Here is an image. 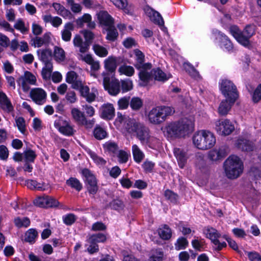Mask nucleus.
Masks as SVG:
<instances>
[{"instance_id": "1", "label": "nucleus", "mask_w": 261, "mask_h": 261, "mask_svg": "<svg viewBox=\"0 0 261 261\" xmlns=\"http://www.w3.org/2000/svg\"><path fill=\"white\" fill-rule=\"evenodd\" d=\"M195 120L194 116L190 115L178 121L170 122L163 128L164 135L171 139L184 138L194 131Z\"/></svg>"}, {"instance_id": "2", "label": "nucleus", "mask_w": 261, "mask_h": 261, "mask_svg": "<svg viewBox=\"0 0 261 261\" xmlns=\"http://www.w3.org/2000/svg\"><path fill=\"white\" fill-rule=\"evenodd\" d=\"M124 128L128 134L136 136L142 144L149 143V129L143 122L135 119L128 118L125 121Z\"/></svg>"}, {"instance_id": "3", "label": "nucleus", "mask_w": 261, "mask_h": 261, "mask_svg": "<svg viewBox=\"0 0 261 261\" xmlns=\"http://www.w3.org/2000/svg\"><path fill=\"white\" fill-rule=\"evenodd\" d=\"M193 142L197 148L206 150L214 146L216 143V138L212 132L206 130H201L194 135Z\"/></svg>"}, {"instance_id": "4", "label": "nucleus", "mask_w": 261, "mask_h": 261, "mask_svg": "<svg viewBox=\"0 0 261 261\" xmlns=\"http://www.w3.org/2000/svg\"><path fill=\"white\" fill-rule=\"evenodd\" d=\"M224 168L227 178L236 179L242 173L243 164L238 156L230 155L224 162Z\"/></svg>"}, {"instance_id": "5", "label": "nucleus", "mask_w": 261, "mask_h": 261, "mask_svg": "<svg viewBox=\"0 0 261 261\" xmlns=\"http://www.w3.org/2000/svg\"><path fill=\"white\" fill-rule=\"evenodd\" d=\"M174 113L173 108L168 106H158L151 109L147 114L149 122L153 124H160L164 122L167 117Z\"/></svg>"}, {"instance_id": "6", "label": "nucleus", "mask_w": 261, "mask_h": 261, "mask_svg": "<svg viewBox=\"0 0 261 261\" xmlns=\"http://www.w3.org/2000/svg\"><path fill=\"white\" fill-rule=\"evenodd\" d=\"M230 32L238 42L244 46L250 45V38L255 34V27L253 25H247L243 31H241L238 27L231 26L230 28Z\"/></svg>"}, {"instance_id": "7", "label": "nucleus", "mask_w": 261, "mask_h": 261, "mask_svg": "<svg viewBox=\"0 0 261 261\" xmlns=\"http://www.w3.org/2000/svg\"><path fill=\"white\" fill-rule=\"evenodd\" d=\"M220 90L222 95L226 98L237 100L239 97V92L236 86L231 81L223 79L219 83Z\"/></svg>"}, {"instance_id": "8", "label": "nucleus", "mask_w": 261, "mask_h": 261, "mask_svg": "<svg viewBox=\"0 0 261 261\" xmlns=\"http://www.w3.org/2000/svg\"><path fill=\"white\" fill-rule=\"evenodd\" d=\"M82 173L85 177L86 185L88 192L90 194L95 195L98 190L95 177L89 169L86 168L84 169Z\"/></svg>"}, {"instance_id": "9", "label": "nucleus", "mask_w": 261, "mask_h": 261, "mask_svg": "<svg viewBox=\"0 0 261 261\" xmlns=\"http://www.w3.org/2000/svg\"><path fill=\"white\" fill-rule=\"evenodd\" d=\"M215 129L220 135L227 136L234 130V126L229 120L220 119L216 122Z\"/></svg>"}, {"instance_id": "10", "label": "nucleus", "mask_w": 261, "mask_h": 261, "mask_svg": "<svg viewBox=\"0 0 261 261\" xmlns=\"http://www.w3.org/2000/svg\"><path fill=\"white\" fill-rule=\"evenodd\" d=\"M36 76L29 71H25L23 75L20 76L17 80L18 84L21 86L24 92H27L30 89L29 85H36Z\"/></svg>"}, {"instance_id": "11", "label": "nucleus", "mask_w": 261, "mask_h": 261, "mask_svg": "<svg viewBox=\"0 0 261 261\" xmlns=\"http://www.w3.org/2000/svg\"><path fill=\"white\" fill-rule=\"evenodd\" d=\"M54 126L58 128L60 133L65 136H72L75 132L73 125H71L69 121L62 119H60L58 121H56Z\"/></svg>"}, {"instance_id": "12", "label": "nucleus", "mask_w": 261, "mask_h": 261, "mask_svg": "<svg viewBox=\"0 0 261 261\" xmlns=\"http://www.w3.org/2000/svg\"><path fill=\"white\" fill-rule=\"evenodd\" d=\"M204 232L206 237L209 238L216 246V249L218 250H220L226 246L225 242L221 243L219 241L218 239L220 237L221 234L218 232L216 229L212 227H207L204 230Z\"/></svg>"}, {"instance_id": "13", "label": "nucleus", "mask_w": 261, "mask_h": 261, "mask_svg": "<svg viewBox=\"0 0 261 261\" xmlns=\"http://www.w3.org/2000/svg\"><path fill=\"white\" fill-rule=\"evenodd\" d=\"M30 97L36 104L42 105L46 102L47 93L41 88H34L31 90Z\"/></svg>"}, {"instance_id": "14", "label": "nucleus", "mask_w": 261, "mask_h": 261, "mask_svg": "<svg viewBox=\"0 0 261 261\" xmlns=\"http://www.w3.org/2000/svg\"><path fill=\"white\" fill-rule=\"evenodd\" d=\"M227 154V149L225 147H221L218 149H214L208 153V158L213 162H217L222 160Z\"/></svg>"}, {"instance_id": "15", "label": "nucleus", "mask_w": 261, "mask_h": 261, "mask_svg": "<svg viewBox=\"0 0 261 261\" xmlns=\"http://www.w3.org/2000/svg\"><path fill=\"white\" fill-rule=\"evenodd\" d=\"M34 203L39 207H51L58 206L59 202L52 197L46 196L36 199Z\"/></svg>"}, {"instance_id": "16", "label": "nucleus", "mask_w": 261, "mask_h": 261, "mask_svg": "<svg viewBox=\"0 0 261 261\" xmlns=\"http://www.w3.org/2000/svg\"><path fill=\"white\" fill-rule=\"evenodd\" d=\"M134 52L136 61L135 66L138 69H150L151 64L144 63L145 56L143 53L139 49L135 50Z\"/></svg>"}, {"instance_id": "17", "label": "nucleus", "mask_w": 261, "mask_h": 261, "mask_svg": "<svg viewBox=\"0 0 261 261\" xmlns=\"http://www.w3.org/2000/svg\"><path fill=\"white\" fill-rule=\"evenodd\" d=\"M99 24L105 28L114 24V18L105 11H100L97 14Z\"/></svg>"}, {"instance_id": "18", "label": "nucleus", "mask_w": 261, "mask_h": 261, "mask_svg": "<svg viewBox=\"0 0 261 261\" xmlns=\"http://www.w3.org/2000/svg\"><path fill=\"white\" fill-rule=\"evenodd\" d=\"M67 83L71 84V87L74 89H78L84 83L79 77V75L74 71L67 72L66 76Z\"/></svg>"}, {"instance_id": "19", "label": "nucleus", "mask_w": 261, "mask_h": 261, "mask_svg": "<svg viewBox=\"0 0 261 261\" xmlns=\"http://www.w3.org/2000/svg\"><path fill=\"white\" fill-rule=\"evenodd\" d=\"M236 100L226 98L222 100L218 108V112L220 116H226L231 109Z\"/></svg>"}, {"instance_id": "20", "label": "nucleus", "mask_w": 261, "mask_h": 261, "mask_svg": "<svg viewBox=\"0 0 261 261\" xmlns=\"http://www.w3.org/2000/svg\"><path fill=\"white\" fill-rule=\"evenodd\" d=\"M76 90L80 91L81 96L84 98L87 102L91 103L95 100L96 98L95 92H90L89 87L85 85L84 82L82 84L80 87Z\"/></svg>"}, {"instance_id": "21", "label": "nucleus", "mask_w": 261, "mask_h": 261, "mask_svg": "<svg viewBox=\"0 0 261 261\" xmlns=\"http://www.w3.org/2000/svg\"><path fill=\"white\" fill-rule=\"evenodd\" d=\"M100 116L104 119L110 120L115 116V109L112 104L103 105L100 109Z\"/></svg>"}, {"instance_id": "22", "label": "nucleus", "mask_w": 261, "mask_h": 261, "mask_svg": "<svg viewBox=\"0 0 261 261\" xmlns=\"http://www.w3.org/2000/svg\"><path fill=\"white\" fill-rule=\"evenodd\" d=\"M73 43L75 47L79 48V51L81 53L87 52L89 49V43L87 41H83L82 38L79 35H75L73 39Z\"/></svg>"}, {"instance_id": "23", "label": "nucleus", "mask_w": 261, "mask_h": 261, "mask_svg": "<svg viewBox=\"0 0 261 261\" xmlns=\"http://www.w3.org/2000/svg\"><path fill=\"white\" fill-rule=\"evenodd\" d=\"M39 59L44 63H53V53L49 48L40 49L37 51Z\"/></svg>"}, {"instance_id": "24", "label": "nucleus", "mask_w": 261, "mask_h": 261, "mask_svg": "<svg viewBox=\"0 0 261 261\" xmlns=\"http://www.w3.org/2000/svg\"><path fill=\"white\" fill-rule=\"evenodd\" d=\"M146 13L154 23L160 26L164 24V21L161 15L157 11L151 8H148L146 9Z\"/></svg>"}, {"instance_id": "25", "label": "nucleus", "mask_w": 261, "mask_h": 261, "mask_svg": "<svg viewBox=\"0 0 261 261\" xmlns=\"http://www.w3.org/2000/svg\"><path fill=\"white\" fill-rule=\"evenodd\" d=\"M0 105L2 109L5 111L10 113L13 110V107L7 95L0 91Z\"/></svg>"}, {"instance_id": "26", "label": "nucleus", "mask_w": 261, "mask_h": 261, "mask_svg": "<svg viewBox=\"0 0 261 261\" xmlns=\"http://www.w3.org/2000/svg\"><path fill=\"white\" fill-rule=\"evenodd\" d=\"M174 155L178 161V165L181 168H183L188 159V156L186 151L180 148H175L174 149Z\"/></svg>"}, {"instance_id": "27", "label": "nucleus", "mask_w": 261, "mask_h": 261, "mask_svg": "<svg viewBox=\"0 0 261 261\" xmlns=\"http://www.w3.org/2000/svg\"><path fill=\"white\" fill-rule=\"evenodd\" d=\"M74 30V25L71 22L65 24L63 29L61 31V38L65 42H69L71 38V32Z\"/></svg>"}, {"instance_id": "28", "label": "nucleus", "mask_w": 261, "mask_h": 261, "mask_svg": "<svg viewBox=\"0 0 261 261\" xmlns=\"http://www.w3.org/2000/svg\"><path fill=\"white\" fill-rule=\"evenodd\" d=\"M236 146L243 151H250L253 149L254 145L252 142L244 139H239L236 143Z\"/></svg>"}, {"instance_id": "29", "label": "nucleus", "mask_w": 261, "mask_h": 261, "mask_svg": "<svg viewBox=\"0 0 261 261\" xmlns=\"http://www.w3.org/2000/svg\"><path fill=\"white\" fill-rule=\"evenodd\" d=\"M28 188L31 190L44 191L48 188V185L44 182H38L35 180L30 179L25 181Z\"/></svg>"}, {"instance_id": "30", "label": "nucleus", "mask_w": 261, "mask_h": 261, "mask_svg": "<svg viewBox=\"0 0 261 261\" xmlns=\"http://www.w3.org/2000/svg\"><path fill=\"white\" fill-rule=\"evenodd\" d=\"M140 70L141 71L139 74L140 80L139 85L143 87L146 86L152 77L151 72H149L148 71V69H141Z\"/></svg>"}, {"instance_id": "31", "label": "nucleus", "mask_w": 261, "mask_h": 261, "mask_svg": "<svg viewBox=\"0 0 261 261\" xmlns=\"http://www.w3.org/2000/svg\"><path fill=\"white\" fill-rule=\"evenodd\" d=\"M45 23H50L55 28H58L62 23V20L58 16H52L51 15H45L43 16Z\"/></svg>"}, {"instance_id": "32", "label": "nucleus", "mask_w": 261, "mask_h": 261, "mask_svg": "<svg viewBox=\"0 0 261 261\" xmlns=\"http://www.w3.org/2000/svg\"><path fill=\"white\" fill-rule=\"evenodd\" d=\"M105 89L108 90L111 95L116 96L118 94L120 91V86L118 80L112 81L111 84Z\"/></svg>"}, {"instance_id": "33", "label": "nucleus", "mask_w": 261, "mask_h": 261, "mask_svg": "<svg viewBox=\"0 0 261 261\" xmlns=\"http://www.w3.org/2000/svg\"><path fill=\"white\" fill-rule=\"evenodd\" d=\"M107 32L106 39L110 41H115L118 36V33L115 28L114 24L105 28Z\"/></svg>"}, {"instance_id": "34", "label": "nucleus", "mask_w": 261, "mask_h": 261, "mask_svg": "<svg viewBox=\"0 0 261 261\" xmlns=\"http://www.w3.org/2000/svg\"><path fill=\"white\" fill-rule=\"evenodd\" d=\"M50 40L49 34L46 33L44 34L42 37H36L32 39L33 44L35 47H40L44 44L48 43Z\"/></svg>"}, {"instance_id": "35", "label": "nucleus", "mask_w": 261, "mask_h": 261, "mask_svg": "<svg viewBox=\"0 0 261 261\" xmlns=\"http://www.w3.org/2000/svg\"><path fill=\"white\" fill-rule=\"evenodd\" d=\"M53 7L56 11L58 14L62 16L64 18H67L70 16L71 13L69 11L59 3H54L53 4Z\"/></svg>"}, {"instance_id": "36", "label": "nucleus", "mask_w": 261, "mask_h": 261, "mask_svg": "<svg viewBox=\"0 0 261 261\" xmlns=\"http://www.w3.org/2000/svg\"><path fill=\"white\" fill-rule=\"evenodd\" d=\"M14 29L19 31L22 34H26L29 31V27L26 25L24 21L21 19H18L15 22L13 28Z\"/></svg>"}, {"instance_id": "37", "label": "nucleus", "mask_w": 261, "mask_h": 261, "mask_svg": "<svg viewBox=\"0 0 261 261\" xmlns=\"http://www.w3.org/2000/svg\"><path fill=\"white\" fill-rule=\"evenodd\" d=\"M44 64V66L42 69L41 75L43 80H48L51 77L53 70V63Z\"/></svg>"}, {"instance_id": "38", "label": "nucleus", "mask_w": 261, "mask_h": 261, "mask_svg": "<svg viewBox=\"0 0 261 261\" xmlns=\"http://www.w3.org/2000/svg\"><path fill=\"white\" fill-rule=\"evenodd\" d=\"M71 114L73 119L79 125L82 122L85 117V115L82 112L75 108L72 109Z\"/></svg>"}, {"instance_id": "39", "label": "nucleus", "mask_w": 261, "mask_h": 261, "mask_svg": "<svg viewBox=\"0 0 261 261\" xmlns=\"http://www.w3.org/2000/svg\"><path fill=\"white\" fill-rule=\"evenodd\" d=\"M54 56L57 62H63L65 59V53L63 48L56 46L54 47Z\"/></svg>"}, {"instance_id": "40", "label": "nucleus", "mask_w": 261, "mask_h": 261, "mask_svg": "<svg viewBox=\"0 0 261 261\" xmlns=\"http://www.w3.org/2000/svg\"><path fill=\"white\" fill-rule=\"evenodd\" d=\"M132 152L135 161L137 163H140L143 160L144 154L138 145L136 144L133 145Z\"/></svg>"}, {"instance_id": "41", "label": "nucleus", "mask_w": 261, "mask_h": 261, "mask_svg": "<svg viewBox=\"0 0 261 261\" xmlns=\"http://www.w3.org/2000/svg\"><path fill=\"white\" fill-rule=\"evenodd\" d=\"M105 68L110 72H113L117 67L116 59L113 57H109L105 61Z\"/></svg>"}, {"instance_id": "42", "label": "nucleus", "mask_w": 261, "mask_h": 261, "mask_svg": "<svg viewBox=\"0 0 261 261\" xmlns=\"http://www.w3.org/2000/svg\"><path fill=\"white\" fill-rule=\"evenodd\" d=\"M93 135L96 139L102 140L107 137V133L104 128L97 125L93 130Z\"/></svg>"}, {"instance_id": "43", "label": "nucleus", "mask_w": 261, "mask_h": 261, "mask_svg": "<svg viewBox=\"0 0 261 261\" xmlns=\"http://www.w3.org/2000/svg\"><path fill=\"white\" fill-rule=\"evenodd\" d=\"M37 237V231L35 229L31 228L25 232L24 240L26 242L32 244L35 243Z\"/></svg>"}, {"instance_id": "44", "label": "nucleus", "mask_w": 261, "mask_h": 261, "mask_svg": "<svg viewBox=\"0 0 261 261\" xmlns=\"http://www.w3.org/2000/svg\"><path fill=\"white\" fill-rule=\"evenodd\" d=\"M221 39V46L224 47L228 50H230L233 48V45L230 40L224 34L219 33Z\"/></svg>"}, {"instance_id": "45", "label": "nucleus", "mask_w": 261, "mask_h": 261, "mask_svg": "<svg viewBox=\"0 0 261 261\" xmlns=\"http://www.w3.org/2000/svg\"><path fill=\"white\" fill-rule=\"evenodd\" d=\"M107 240L106 236L101 233H98L90 236L88 240V242H94L95 244L98 243H103Z\"/></svg>"}, {"instance_id": "46", "label": "nucleus", "mask_w": 261, "mask_h": 261, "mask_svg": "<svg viewBox=\"0 0 261 261\" xmlns=\"http://www.w3.org/2000/svg\"><path fill=\"white\" fill-rule=\"evenodd\" d=\"M151 74L152 75V77H153L154 80L159 81H165L168 79L166 74L159 68L152 70Z\"/></svg>"}, {"instance_id": "47", "label": "nucleus", "mask_w": 261, "mask_h": 261, "mask_svg": "<svg viewBox=\"0 0 261 261\" xmlns=\"http://www.w3.org/2000/svg\"><path fill=\"white\" fill-rule=\"evenodd\" d=\"M164 252L161 250H152L148 261H163Z\"/></svg>"}, {"instance_id": "48", "label": "nucleus", "mask_w": 261, "mask_h": 261, "mask_svg": "<svg viewBox=\"0 0 261 261\" xmlns=\"http://www.w3.org/2000/svg\"><path fill=\"white\" fill-rule=\"evenodd\" d=\"M14 222L17 227H27L30 225V220L28 217L21 218L19 217H16L14 220Z\"/></svg>"}, {"instance_id": "49", "label": "nucleus", "mask_w": 261, "mask_h": 261, "mask_svg": "<svg viewBox=\"0 0 261 261\" xmlns=\"http://www.w3.org/2000/svg\"><path fill=\"white\" fill-rule=\"evenodd\" d=\"M93 49L96 55L100 57H105L108 54L107 49L99 44H94Z\"/></svg>"}, {"instance_id": "50", "label": "nucleus", "mask_w": 261, "mask_h": 261, "mask_svg": "<svg viewBox=\"0 0 261 261\" xmlns=\"http://www.w3.org/2000/svg\"><path fill=\"white\" fill-rule=\"evenodd\" d=\"M159 234L162 239L168 240L171 238L172 233L169 227L165 225L162 228L159 230Z\"/></svg>"}, {"instance_id": "51", "label": "nucleus", "mask_w": 261, "mask_h": 261, "mask_svg": "<svg viewBox=\"0 0 261 261\" xmlns=\"http://www.w3.org/2000/svg\"><path fill=\"white\" fill-rule=\"evenodd\" d=\"M66 184L76 190L80 191L82 189V185L76 178L71 177L66 181Z\"/></svg>"}, {"instance_id": "52", "label": "nucleus", "mask_w": 261, "mask_h": 261, "mask_svg": "<svg viewBox=\"0 0 261 261\" xmlns=\"http://www.w3.org/2000/svg\"><path fill=\"white\" fill-rule=\"evenodd\" d=\"M108 206L110 207L112 209L120 211L124 209L125 205L121 200L115 199L110 202Z\"/></svg>"}, {"instance_id": "53", "label": "nucleus", "mask_w": 261, "mask_h": 261, "mask_svg": "<svg viewBox=\"0 0 261 261\" xmlns=\"http://www.w3.org/2000/svg\"><path fill=\"white\" fill-rule=\"evenodd\" d=\"M184 68L185 70L188 72L190 76L194 78H198L199 77V74L198 72L195 69V68L192 66L189 63H184Z\"/></svg>"}, {"instance_id": "54", "label": "nucleus", "mask_w": 261, "mask_h": 261, "mask_svg": "<svg viewBox=\"0 0 261 261\" xmlns=\"http://www.w3.org/2000/svg\"><path fill=\"white\" fill-rule=\"evenodd\" d=\"M119 72L120 74H124L128 76H132L135 72L134 69L132 66L127 65H122L119 68Z\"/></svg>"}, {"instance_id": "55", "label": "nucleus", "mask_w": 261, "mask_h": 261, "mask_svg": "<svg viewBox=\"0 0 261 261\" xmlns=\"http://www.w3.org/2000/svg\"><path fill=\"white\" fill-rule=\"evenodd\" d=\"M250 175L256 184H261V171L256 168H252L250 171Z\"/></svg>"}, {"instance_id": "56", "label": "nucleus", "mask_w": 261, "mask_h": 261, "mask_svg": "<svg viewBox=\"0 0 261 261\" xmlns=\"http://www.w3.org/2000/svg\"><path fill=\"white\" fill-rule=\"evenodd\" d=\"M24 158L26 162L33 163L36 158V154L34 151L28 149L23 152Z\"/></svg>"}, {"instance_id": "57", "label": "nucleus", "mask_w": 261, "mask_h": 261, "mask_svg": "<svg viewBox=\"0 0 261 261\" xmlns=\"http://www.w3.org/2000/svg\"><path fill=\"white\" fill-rule=\"evenodd\" d=\"M15 122L19 131L24 134L26 130L25 122L24 118L21 117L16 118Z\"/></svg>"}, {"instance_id": "58", "label": "nucleus", "mask_w": 261, "mask_h": 261, "mask_svg": "<svg viewBox=\"0 0 261 261\" xmlns=\"http://www.w3.org/2000/svg\"><path fill=\"white\" fill-rule=\"evenodd\" d=\"M104 148L110 153H115L118 148L117 145L113 142H107L103 145Z\"/></svg>"}, {"instance_id": "59", "label": "nucleus", "mask_w": 261, "mask_h": 261, "mask_svg": "<svg viewBox=\"0 0 261 261\" xmlns=\"http://www.w3.org/2000/svg\"><path fill=\"white\" fill-rule=\"evenodd\" d=\"M130 107L135 110H139L142 106V101L138 97H133L130 101Z\"/></svg>"}, {"instance_id": "60", "label": "nucleus", "mask_w": 261, "mask_h": 261, "mask_svg": "<svg viewBox=\"0 0 261 261\" xmlns=\"http://www.w3.org/2000/svg\"><path fill=\"white\" fill-rule=\"evenodd\" d=\"M67 4L73 12L76 13L81 12L82 9L81 6L79 4L75 3L74 0L67 2Z\"/></svg>"}, {"instance_id": "61", "label": "nucleus", "mask_w": 261, "mask_h": 261, "mask_svg": "<svg viewBox=\"0 0 261 261\" xmlns=\"http://www.w3.org/2000/svg\"><path fill=\"white\" fill-rule=\"evenodd\" d=\"M92 19L91 16L89 14H85L82 17L76 20V23L80 27H83L84 23H88Z\"/></svg>"}, {"instance_id": "62", "label": "nucleus", "mask_w": 261, "mask_h": 261, "mask_svg": "<svg viewBox=\"0 0 261 261\" xmlns=\"http://www.w3.org/2000/svg\"><path fill=\"white\" fill-rule=\"evenodd\" d=\"M89 154L90 157L93 159V160L97 164L100 165H104L106 163V161L103 158L98 156L95 153L92 152L91 151L89 152Z\"/></svg>"}, {"instance_id": "63", "label": "nucleus", "mask_w": 261, "mask_h": 261, "mask_svg": "<svg viewBox=\"0 0 261 261\" xmlns=\"http://www.w3.org/2000/svg\"><path fill=\"white\" fill-rule=\"evenodd\" d=\"M121 88L123 92L128 91L133 89V83L129 80L121 81Z\"/></svg>"}, {"instance_id": "64", "label": "nucleus", "mask_w": 261, "mask_h": 261, "mask_svg": "<svg viewBox=\"0 0 261 261\" xmlns=\"http://www.w3.org/2000/svg\"><path fill=\"white\" fill-rule=\"evenodd\" d=\"M261 99V84L255 90L253 95L252 100L254 102H257Z\"/></svg>"}]
</instances>
